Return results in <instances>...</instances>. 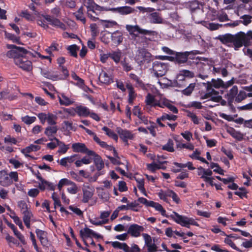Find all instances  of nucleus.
<instances>
[{
  "label": "nucleus",
  "instance_id": "obj_55",
  "mask_svg": "<svg viewBox=\"0 0 252 252\" xmlns=\"http://www.w3.org/2000/svg\"><path fill=\"white\" fill-rule=\"evenodd\" d=\"M247 96H248V95L246 92L244 91H240L236 95L235 100L237 102H240L245 99Z\"/></svg>",
  "mask_w": 252,
  "mask_h": 252
},
{
  "label": "nucleus",
  "instance_id": "obj_9",
  "mask_svg": "<svg viewBox=\"0 0 252 252\" xmlns=\"http://www.w3.org/2000/svg\"><path fill=\"white\" fill-rule=\"evenodd\" d=\"M94 191V188L92 186L84 185L82 187V202L84 203H88L92 198Z\"/></svg>",
  "mask_w": 252,
  "mask_h": 252
},
{
  "label": "nucleus",
  "instance_id": "obj_2",
  "mask_svg": "<svg viewBox=\"0 0 252 252\" xmlns=\"http://www.w3.org/2000/svg\"><path fill=\"white\" fill-rule=\"evenodd\" d=\"M217 38L223 44L228 46L233 45L235 50H238L243 45L246 46L252 40V32L249 31L247 34L240 32L235 35L226 34L219 35Z\"/></svg>",
  "mask_w": 252,
  "mask_h": 252
},
{
  "label": "nucleus",
  "instance_id": "obj_15",
  "mask_svg": "<svg viewBox=\"0 0 252 252\" xmlns=\"http://www.w3.org/2000/svg\"><path fill=\"white\" fill-rule=\"evenodd\" d=\"M142 236L144 239L145 245L148 248V252H155L157 251V247L152 241L151 237L146 233H143Z\"/></svg>",
  "mask_w": 252,
  "mask_h": 252
},
{
  "label": "nucleus",
  "instance_id": "obj_44",
  "mask_svg": "<svg viewBox=\"0 0 252 252\" xmlns=\"http://www.w3.org/2000/svg\"><path fill=\"white\" fill-rule=\"evenodd\" d=\"M78 190L79 189L77 185L73 182H72L69 186L67 188V192L71 194H76Z\"/></svg>",
  "mask_w": 252,
  "mask_h": 252
},
{
  "label": "nucleus",
  "instance_id": "obj_46",
  "mask_svg": "<svg viewBox=\"0 0 252 252\" xmlns=\"http://www.w3.org/2000/svg\"><path fill=\"white\" fill-rule=\"evenodd\" d=\"M57 116L51 113H48L47 122L49 125H56L57 124Z\"/></svg>",
  "mask_w": 252,
  "mask_h": 252
},
{
  "label": "nucleus",
  "instance_id": "obj_14",
  "mask_svg": "<svg viewBox=\"0 0 252 252\" xmlns=\"http://www.w3.org/2000/svg\"><path fill=\"white\" fill-rule=\"evenodd\" d=\"M118 133L121 139H122L126 145L128 144V140L133 139L134 137V134L131 131L127 129L119 128L118 129Z\"/></svg>",
  "mask_w": 252,
  "mask_h": 252
},
{
  "label": "nucleus",
  "instance_id": "obj_27",
  "mask_svg": "<svg viewBox=\"0 0 252 252\" xmlns=\"http://www.w3.org/2000/svg\"><path fill=\"white\" fill-rule=\"evenodd\" d=\"M35 233L41 244L44 246H47L48 244V241L46 238V232L39 229H36Z\"/></svg>",
  "mask_w": 252,
  "mask_h": 252
},
{
  "label": "nucleus",
  "instance_id": "obj_5",
  "mask_svg": "<svg viewBox=\"0 0 252 252\" xmlns=\"http://www.w3.org/2000/svg\"><path fill=\"white\" fill-rule=\"evenodd\" d=\"M7 48L10 49L6 53V56L9 58H13L15 63V60L19 59L23 55H26L28 52L22 47H17L12 44H7Z\"/></svg>",
  "mask_w": 252,
  "mask_h": 252
},
{
  "label": "nucleus",
  "instance_id": "obj_26",
  "mask_svg": "<svg viewBox=\"0 0 252 252\" xmlns=\"http://www.w3.org/2000/svg\"><path fill=\"white\" fill-rule=\"evenodd\" d=\"M86 7L88 9V12H93L96 13V11H100L103 10V8L97 5L92 0H88L87 2Z\"/></svg>",
  "mask_w": 252,
  "mask_h": 252
},
{
  "label": "nucleus",
  "instance_id": "obj_37",
  "mask_svg": "<svg viewBox=\"0 0 252 252\" xmlns=\"http://www.w3.org/2000/svg\"><path fill=\"white\" fill-rule=\"evenodd\" d=\"M112 41L115 43L120 44L123 41L122 34L118 31L113 32L111 35Z\"/></svg>",
  "mask_w": 252,
  "mask_h": 252
},
{
  "label": "nucleus",
  "instance_id": "obj_28",
  "mask_svg": "<svg viewBox=\"0 0 252 252\" xmlns=\"http://www.w3.org/2000/svg\"><path fill=\"white\" fill-rule=\"evenodd\" d=\"M74 111L79 116L87 117L90 113V110L86 106H77Z\"/></svg>",
  "mask_w": 252,
  "mask_h": 252
},
{
  "label": "nucleus",
  "instance_id": "obj_33",
  "mask_svg": "<svg viewBox=\"0 0 252 252\" xmlns=\"http://www.w3.org/2000/svg\"><path fill=\"white\" fill-rule=\"evenodd\" d=\"M61 46L56 42H53L51 45L46 49L45 51L50 55H52V53L55 51H59L61 49Z\"/></svg>",
  "mask_w": 252,
  "mask_h": 252
},
{
  "label": "nucleus",
  "instance_id": "obj_50",
  "mask_svg": "<svg viewBox=\"0 0 252 252\" xmlns=\"http://www.w3.org/2000/svg\"><path fill=\"white\" fill-rule=\"evenodd\" d=\"M72 181L67 179L63 178L60 180L58 184V188L61 190L63 186H69Z\"/></svg>",
  "mask_w": 252,
  "mask_h": 252
},
{
  "label": "nucleus",
  "instance_id": "obj_25",
  "mask_svg": "<svg viewBox=\"0 0 252 252\" xmlns=\"http://www.w3.org/2000/svg\"><path fill=\"white\" fill-rule=\"evenodd\" d=\"M212 73L214 74H221L222 77H226L228 72L227 71L226 69L224 67H220L218 66L217 64H215L213 66H211Z\"/></svg>",
  "mask_w": 252,
  "mask_h": 252
},
{
  "label": "nucleus",
  "instance_id": "obj_8",
  "mask_svg": "<svg viewBox=\"0 0 252 252\" xmlns=\"http://www.w3.org/2000/svg\"><path fill=\"white\" fill-rule=\"evenodd\" d=\"M168 69V64L158 61L153 63V71L156 77H162L166 73Z\"/></svg>",
  "mask_w": 252,
  "mask_h": 252
},
{
  "label": "nucleus",
  "instance_id": "obj_53",
  "mask_svg": "<svg viewBox=\"0 0 252 252\" xmlns=\"http://www.w3.org/2000/svg\"><path fill=\"white\" fill-rule=\"evenodd\" d=\"M40 147L38 145H30L29 146L23 149L24 153H31L32 151H37L40 150Z\"/></svg>",
  "mask_w": 252,
  "mask_h": 252
},
{
  "label": "nucleus",
  "instance_id": "obj_30",
  "mask_svg": "<svg viewBox=\"0 0 252 252\" xmlns=\"http://www.w3.org/2000/svg\"><path fill=\"white\" fill-rule=\"evenodd\" d=\"M238 92L237 86H233L226 94L228 100L230 102L232 101L235 99Z\"/></svg>",
  "mask_w": 252,
  "mask_h": 252
},
{
  "label": "nucleus",
  "instance_id": "obj_36",
  "mask_svg": "<svg viewBox=\"0 0 252 252\" xmlns=\"http://www.w3.org/2000/svg\"><path fill=\"white\" fill-rule=\"evenodd\" d=\"M94 162L95 166L98 172H100V170L103 168L104 162L99 156H96V158H94Z\"/></svg>",
  "mask_w": 252,
  "mask_h": 252
},
{
  "label": "nucleus",
  "instance_id": "obj_4",
  "mask_svg": "<svg viewBox=\"0 0 252 252\" xmlns=\"http://www.w3.org/2000/svg\"><path fill=\"white\" fill-rule=\"evenodd\" d=\"M171 217L176 223L182 226L189 228L190 225H198L197 222L193 219L180 215L175 212H173L171 215Z\"/></svg>",
  "mask_w": 252,
  "mask_h": 252
},
{
  "label": "nucleus",
  "instance_id": "obj_59",
  "mask_svg": "<svg viewBox=\"0 0 252 252\" xmlns=\"http://www.w3.org/2000/svg\"><path fill=\"white\" fill-rule=\"evenodd\" d=\"M187 116L191 119V121L194 124L198 125L199 124L200 119H199L196 115L194 113L189 112Z\"/></svg>",
  "mask_w": 252,
  "mask_h": 252
},
{
  "label": "nucleus",
  "instance_id": "obj_13",
  "mask_svg": "<svg viewBox=\"0 0 252 252\" xmlns=\"http://www.w3.org/2000/svg\"><path fill=\"white\" fill-rule=\"evenodd\" d=\"M144 230L142 226L137 224H132L129 225L127 229V233L132 237H138L140 236L141 232Z\"/></svg>",
  "mask_w": 252,
  "mask_h": 252
},
{
  "label": "nucleus",
  "instance_id": "obj_39",
  "mask_svg": "<svg viewBox=\"0 0 252 252\" xmlns=\"http://www.w3.org/2000/svg\"><path fill=\"white\" fill-rule=\"evenodd\" d=\"M77 20L80 21L84 24L86 23V18L84 16L83 7L81 6L78 11L74 13Z\"/></svg>",
  "mask_w": 252,
  "mask_h": 252
},
{
  "label": "nucleus",
  "instance_id": "obj_32",
  "mask_svg": "<svg viewBox=\"0 0 252 252\" xmlns=\"http://www.w3.org/2000/svg\"><path fill=\"white\" fill-rule=\"evenodd\" d=\"M22 214L23 215V219L25 224L28 228H30L31 220L32 216L31 210H29Z\"/></svg>",
  "mask_w": 252,
  "mask_h": 252
},
{
  "label": "nucleus",
  "instance_id": "obj_7",
  "mask_svg": "<svg viewBox=\"0 0 252 252\" xmlns=\"http://www.w3.org/2000/svg\"><path fill=\"white\" fill-rule=\"evenodd\" d=\"M234 83V78L226 82H224L221 79H212L211 82H207L206 88L208 90H211L212 87L217 89L220 88L227 89L232 86Z\"/></svg>",
  "mask_w": 252,
  "mask_h": 252
},
{
  "label": "nucleus",
  "instance_id": "obj_21",
  "mask_svg": "<svg viewBox=\"0 0 252 252\" xmlns=\"http://www.w3.org/2000/svg\"><path fill=\"white\" fill-rule=\"evenodd\" d=\"M94 234V231L87 227L82 229L80 231V235L83 239L85 245L87 246H88V245L86 242V239L93 237Z\"/></svg>",
  "mask_w": 252,
  "mask_h": 252
},
{
  "label": "nucleus",
  "instance_id": "obj_17",
  "mask_svg": "<svg viewBox=\"0 0 252 252\" xmlns=\"http://www.w3.org/2000/svg\"><path fill=\"white\" fill-rule=\"evenodd\" d=\"M37 178L40 181V182L38 183V188L41 190H44L47 189L54 190L55 189V186L52 183L45 180L40 176H37Z\"/></svg>",
  "mask_w": 252,
  "mask_h": 252
},
{
  "label": "nucleus",
  "instance_id": "obj_56",
  "mask_svg": "<svg viewBox=\"0 0 252 252\" xmlns=\"http://www.w3.org/2000/svg\"><path fill=\"white\" fill-rule=\"evenodd\" d=\"M52 140V142L47 144V147L50 149H55L59 144H60V140L57 138L54 137L53 139L50 138Z\"/></svg>",
  "mask_w": 252,
  "mask_h": 252
},
{
  "label": "nucleus",
  "instance_id": "obj_43",
  "mask_svg": "<svg viewBox=\"0 0 252 252\" xmlns=\"http://www.w3.org/2000/svg\"><path fill=\"white\" fill-rule=\"evenodd\" d=\"M102 129L105 132L106 135H107L109 137L113 138L116 141L118 140V137L117 135L113 130L109 129L106 126L103 127Z\"/></svg>",
  "mask_w": 252,
  "mask_h": 252
},
{
  "label": "nucleus",
  "instance_id": "obj_29",
  "mask_svg": "<svg viewBox=\"0 0 252 252\" xmlns=\"http://www.w3.org/2000/svg\"><path fill=\"white\" fill-rule=\"evenodd\" d=\"M72 149L74 152L83 153L87 150V147L84 143H75L72 145Z\"/></svg>",
  "mask_w": 252,
  "mask_h": 252
},
{
  "label": "nucleus",
  "instance_id": "obj_23",
  "mask_svg": "<svg viewBox=\"0 0 252 252\" xmlns=\"http://www.w3.org/2000/svg\"><path fill=\"white\" fill-rule=\"evenodd\" d=\"M150 13L148 18L150 23L153 24H161L163 23V19L159 13L153 11Z\"/></svg>",
  "mask_w": 252,
  "mask_h": 252
},
{
  "label": "nucleus",
  "instance_id": "obj_58",
  "mask_svg": "<svg viewBox=\"0 0 252 252\" xmlns=\"http://www.w3.org/2000/svg\"><path fill=\"white\" fill-rule=\"evenodd\" d=\"M42 75L46 78L53 80L58 79V76L54 74L53 73L48 71H44L42 72Z\"/></svg>",
  "mask_w": 252,
  "mask_h": 252
},
{
  "label": "nucleus",
  "instance_id": "obj_24",
  "mask_svg": "<svg viewBox=\"0 0 252 252\" xmlns=\"http://www.w3.org/2000/svg\"><path fill=\"white\" fill-rule=\"evenodd\" d=\"M58 98L60 104L62 105L69 106L74 102L73 99L67 97L63 93L59 94Z\"/></svg>",
  "mask_w": 252,
  "mask_h": 252
},
{
  "label": "nucleus",
  "instance_id": "obj_51",
  "mask_svg": "<svg viewBox=\"0 0 252 252\" xmlns=\"http://www.w3.org/2000/svg\"><path fill=\"white\" fill-rule=\"evenodd\" d=\"M137 185V188L141 191V192L145 195H147L146 190L144 188V181L143 179H139L136 180Z\"/></svg>",
  "mask_w": 252,
  "mask_h": 252
},
{
  "label": "nucleus",
  "instance_id": "obj_40",
  "mask_svg": "<svg viewBox=\"0 0 252 252\" xmlns=\"http://www.w3.org/2000/svg\"><path fill=\"white\" fill-rule=\"evenodd\" d=\"M231 237H233V235H226V238L224 240V242L230 246L232 249L238 252H242L233 242L232 240L231 239Z\"/></svg>",
  "mask_w": 252,
  "mask_h": 252
},
{
  "label": "nucleus",
  "instance_id": "obj_1",
  "mask_svg": "<svg viewBox=\"0 0 252 252\" xmlns=\"http://www.w3.org/2000/svg\"><path fill=\"white\" fill-rule=\"evenodd\" d=\"M148 90L147 91L150 90V92H149L145 97V102L147 105L154 107H167L173 113H178V109L172 104V101L160 94L154 86L148 84Z\"/></svg>",
  "mask_w": 252,
  "mask_h": 252
},
{
  "label": "nucleus",
  "instance_id": "obj_64",
  "mask_svg": "<svg viewBox=\"0 0 252 252\" xmlns=\"http://www.w3.org/2000/svg\"><path fill=\"white\" fill-rule=\"evenodd\" d=\"M9 162L10 164L13 165L15 168H19L23 164L20 160L17 159L16 158H11L9 159Z\"/></svg>",
  "mask_w": 252,
  "mask_h": 252
},
{
  "label": "nucleus",
  "instance_id": "obj_18",
  "mask_svg": "<svg viewBox=\"0 0 252 252\" xmlns=\"http://www.w3.org/2000/svg\"><path fill=\"white\" fill-rule=\"evenodd\" d=\"M110 10L114 12L119 13L122 15L130 14L133 13L135 11L132 7L127 6L113 8H111Z\"/></svg>",
  "mask_w": 252,
  "mask_h": 252
},
{
  "label": "nucleus",
  "instance_id": "obj_19",
  "mask_svg": "<svg viewBox=\"0 0 252 252\" xmlns=\"http://www.w3.org/2000/svg\"><path fill=\"white\" fill-rule=\"evenodd\" d=\"M200 71L202 70V73H200L198 75V77L202 79H205L208 76V74L212 71L211 65L208 64H202L200 63L199 65Z\"/></svg>",
  "mask_w": 252,
  "mask_h": 252
},
{
  "label": "nucleus",
  "instance_id": "obj_57",
  "mask_svg": "<svg viewBox=\"0 0 252 252\" xmlns=\"http://www.w3.org/2000/svg\"><path fill=\"white\" fill-rule=\"evenodd\" d=\"M177 116L174 115L168 114L166 113H164L161 116V119L162 121H165L166 120L169 121H175L177 120Z\"/></svg>",
  "mask_w": 252,
  "mask_h": 252
},
{
  "label": "nucleus",
  "instance_id": "obj_54",
  "mask_svg": "<svg viewBox=\"0 0 252 252\" xmlns=\"http://www.w3.org/2000/svg\"><path fill=\"white\" fill-rule=\"evenodd\" d=\"M67 49L69 52L71 56L74 57H77V51L79 50V48L76 45L74 44L69 46L67 47Z\"/></svg>",
  "mask_w": 252,
  "mask_h": 252
},
{
  "label": "nucleus",
  "instance_id": "obj_6",
  "mask_svg": "<svg viewBox=\"0 0 252 252\" xmlns=\"http://www.w3.org/2000/svg\"><path fill=\"white\" fill-rule=\"evenodd\" d=\"M201 53L198 50H193L190 52H175L174 56H172V62H174L178 64L184 63L187 62L188 57L190 55H195L200 54Z\"/></svg>",
  "mask_w": 252,
  "mask_h": 252
},
{
  "label": "nucleus",
  "instance_id": "obj_52",
  "mask_svg": "<svg viewBox=\"0 0 252 252\" xmlns=\"http://www.w3.org/2000/svg\"><path fill=\"white\" fill-rule=\"evenodd\" d=\"M18 206L20 209L21 213L30 210L28 205L27 204L26 202L23 200L20 201L18 202Z\"/></svg>",
  "mask_w": 252,
  "mask_h": 252
},
{
  "label": "nucleus",
  "instance_id": "obj_41",
  "mask_svg": "<svg viewBox=\"0 0 252 252\" xmlns=\"http://www.w3.org/2000/svg\"><path fill=\"white\" fill-rule=\"evenodd\" d=\"M150 207L154 208L157 211H158L159 212H160L162 216H165L166 211L163 209L162 205L159 204L158 203L152 201Z\"/></svg>",
  "mask_w": 252,
  "mask_h": 252
},
{
  "label": "nucleus",
  "instance_id": "obj_31",
  "mask_svg": "<svg viewBox=\"0 0 252 252\" xmlns=\"http://www.w3.org/2000/svg\"><path fill=\"white\" fill-rule=\"evenodd\" d=\"M58 130V127L56 125L49 126L45 129L44 133L50 137L56 134Z\"/></svg>",
  "mask_w": 252,
  "mask_h": 252
},
{
  "label": "nucleus",
  "instance_id": "obj_12",
  "mask_svg": "<svg viewBox=\"0 0 252 252\" xmlns=\"http://www.w3.org/2000/svg\"><path fill=\"white\" fill-rule=\"evenodd\" d=\"M42 16L51 25L63 30L66 29V25L58 19L53 17L49 15H44Z\"/></svg>",
  "mask_w": 252,
  "mask_h": 252
},
{
  "label": "nucleus",
  "instance_id": "obj_20",
  "mask_svg": "<svg viewBox=\"0 0 252 252\" xmlns=\"http://www.w3.org/2000/svg\"><path fill=\"white\" fill-rule=\"evenodd\" d=\"M10 177L5 171H0V185L3 187H8L11 185Z\"/></svg>",
  "mask_w": 252,
  "mask_h": 252
},
{
  "label": "nucleus",
  "instance_id": "obj_49",
  "mask_svg": "<svg viewBox=\"0 0 252 252\" xmlns=\"http://www.w3.org/2000/svg\"><path fill=\"white\" fill-rule=\"evenodd\" d=\"M36 120V118L34 116H29L26 115L21 118V120L23 122L28 125H30L33 123Z\"/></svg>",
  "mask_w": 252,
  "mask_h": 252
},
{
  "label": "nucleus",
  "instance_id": "obj_10",
  "mask_svg": "<svg viewBox=\"0 0 252 252\" xmlns=\"http://www.w3.org/2000/svg\"><path fill=\"white\" fill-rule=\"evenodd\" d=\"M15 64L22 69L30 71L32 69V63L28 60L26 57V55H23L19 59L15 60Z\"/></svg>",
  "mask_w": 252,
  "mask_h": 252
},
{
  "label": "nucleus",
  "instance_id": "obj_62",
  "mask_svg": "<svg viewBox=\"0 0 252 252\" xmlns=\"http://www.w3.org/2000/svg\"><path fill=\"white\" fill-rule=\"evenodd\" d=\"M210 167L212 169H214V172L220 174H223V170L220 167L218 164L214 162H211L210 164Z\"/></svg>",
  "mask_w": 252,
  "mask_h": 252
},
{
  "label": "nucleus",
  "instance_id": "obj_61",
  "mask_svg": "<svg viewBox=\"0 0 252 252\" xmlns=\"http://www.w3.org/2000/svg\"><path fill=\"white\" fill-rule=\"evenodd\" d=\"M90 222L95 225L98 226L103 224H106V221H102L100 218H94L90 219Z\"/></svg>",
  "mask_w": 252,
  "mask_h": 252
},
{
  "label": "nucleus",
  "instance_id": "obj_11",
  "mask_svg": "<svg viewBox=\"0 0 252 252\" xmlns=\"http://www.w3.org/2000/svg\"><path fill=\"white\" fill-rule=\"evenodd\" d=\"M112 245L114 248L123 250L125 252H136L139 251V250L138 247L136 245L130 248L126 244L118 241L112 242Z\"/></svg>",
  "mask_w": 252,
  "mask_h": 252
},
{
  "label": "nucleus",
  "instance_id": "obj_63",
  "mask_svg": "<svg viewBox=\"0 0 252 252\" xmlns=\"http://www.w3.org/2000/svg\"><path fill=\"white\" fill-rule=\"evenodd\" d=\"M231 135L236 138L237 140L240 141L243 138V135L240 132L237 131L234 129H232L230 132Z\"/></svg>",
  "mask_w": 252,
  "mask_h": 252
},
{
  "label": "nucleus",
  "instance_id": "obj_45",
  "mask_svg": "<svg viewBox=\"0 0 252 252\" xmlns=\"http://www.w3.org/2000/svg\"><path fill=\"white\" fill-rule=\"evenodd\" d=\"M162 149L167 151L169 152H173L174 149V142L172 139H169L167 143L162 146Z\"/></svg>",
  "mask_w": 252,
  "mask_h": 252
},
{
  "label": "nucleus",
  "instance_id": "obj_34",
  "mask_svg": "<svg viewBox=\"0 0 252 252\" xmlns=\"http://www.w3.org/2000/svg\"><path fill=\"white\" fill-rule=\"evenodd\" d=\"M122 55V53L120 50L113 51L109 53V57H110L116 63H120Z\"/></svg>",
  "mask_w": 252,
  "mask_h": 252
},
{
  "label": "nucleus",
  "instance_id": "obj_60",
  "mask_svg": "<svg viewBox=\"0 0 252 252\" xmlns=\"http://www.w3.org/2000/svg\"><path fill=\"white\" fill-rule=\"evenodd\" d=\"M121 64L124 70L126 72L129 71L132 69V67L129 65L128 63L126 62V58L121 61Z\"/></svg>",
  "mask_w": 252,
  "mask_h": 252
},
{
  "label": "nucleus",
  "instance_id": "obj_48",
  "mask_svg": "<svg viewBox=\"0 0 252 252\" xmlns=\"http://www.w3.org/2000/svg\"><path fill=\"white\" fill-rule=\"evenodd\" d=\"M195 87V83H191L186 89L182 91V93L185 95L189 96L191 94Z\"/></svg>",
  "mask_w": 252,
  "mask_h": 252
},
{
  "label": "nucleus",
  "instance_id": "obj_42",
  "mask_svg": "<svg viewBox=\"0 0 252 252\" xmlns=\"http://www.w3.org/2000/svg\"><path fill=\"white\" fill-rule=\"evenodd\" d=\"M166 161H164L162 162H159V164H158V163H156V162H153L151 163H150V164H147V169L151 171V172H155L156 170L157 169H160L161 167H160V164L164 163V162H166Z\"/></svg>",
  "mask_w": 252,
  "mask_h": 252
},
{
  "label": "nucleus",
  "instance_id": "obj_22",
  "mask_svg": "<svg viewBox=\"0 0 252 252\" xmlns=\"http://www.w3.org/2000/svg\"><path fill=\"white\" fill-rule=\"evenodd\" d=\"M126 87L128 92V102L129 104H132L136 97L137 94L135 93L134 88L130 83L127 82Z\"/></svg>",
  "mask_w": 252,
  "mask_h": 252
},
{
  "label": "nucleus",
  "instance_id": "obj_38",
  "mask_svg": "<svg viewBox=\"0 0 252 252\" xmlns=\"http://www.w3.org/2000/svg\"><path fill=\"white\" fill-rule=\"evenodd\" d=\"M177 148L182 150L183 149H186L189 151H193L194 148V146L193 144L190 142H188L187 143H183L181 142H179L177 144Z\"/></svg>",
  "mask_w": 252,
  "mask_h": 252
},
{
  "label": "nucleus",
  "instance_id": "obj_16",
  "mask_svg": "<svg viewBox=\"0 0 252 252\" xmlns=\"http://www.w3.org/2000/svg\"><path fill=\"white\" fill-rule=\"evenodd\" d=\"M99 81L103 84H109L113 82V77L111 74L107 70H103L99 75Z\"/></svg>",
  "mask_w": 252,
  "mask_h": 252
},
{
  "label": "nucleus",
  "instance_id": "obj_3",
  "mask_svg": "<svg viewBox=\"0 0 252 252\" xmlns=\"http://www.w3.org/2000/svg\"><path fill=\"white\" fill-rule=\"evenodd\" d=\"M126 30L128 32L130 35L137 40L141 39L142 41L145 39L144 36H139L138 34H142L144 35H155L157 34V32L153 31H149L140 28L138 25L132 26L126 25Z\"/></svg>",
  "mask_w": 252,
  "mask_h": 252
},
{
  "label": "nucleus",
  "instance_id": "obj_47",
  "mask_svg": "<svg viewBox=\"0 0 252 252\" xmlns=\"http://www.w3.org/2000/svg\"><path fill=\"white\" fill-rule=\"evenodd\" d=\"M175 166H177V167H180V168H186L188 167L189 170H192L195 169V167H193V164L192 162H188L187 163L184 164L181 163H178L177 162H174L173 163Z\"/></svg>",
  "mask_w": 252,
  "mask_h": 252
},
{
  "label": "nucleus",
  "instance_id": "obj_35",
  "mask_svg": "<svg viewBox=\"0 0 252 252\" xmlns=\"http://www.w3.org/2000/svg\"><path fill=\"white\" fill-rule=\"evenodd\" d=\"M212 171L209 169H205L202 167H199L197 168V174L200 176V178L202 179V177H206L207 176H212Z\"/></svg>",
  "mask_w": 252,
  "mask_h": 252
}]
</instances>
